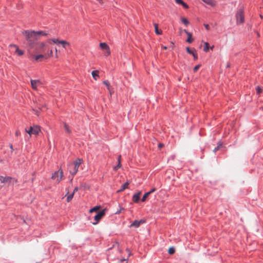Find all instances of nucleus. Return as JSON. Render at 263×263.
Instances as JSON below:
<instances>
[{
    "instance_id": "nucleus-1",
    "label": "nucleus",
    "mask_w": 263,
    "mask_h": 263,
    "mask_svg": "<svg viewBox=\"0 0 263 263\" xmlns=\"http://www.w3.org/2000/svg\"><path fill=\"white\" fill-rule=\"evenodd\" d=\"M27 42L28 48L32 49L35 44V41L39 39L41 35L46 36L47 33L42 31H34L33 30H24L22 32Z\"/></svg>"
},
{
    "instance_id": "nucleus-2",
    "label": "nucleus",
    "mask_w": 263,
    "mask_h": 263,
    "mask_svg": "<svg viewBox=\"0 0 263 263\" xmlns=\"http://www.w3.org/2000/svg\"><path fill=\"white\" fill-rule=\"evenodd\" d=\"M82 163V159H77L74 162L69 163L68 169L69 173L73 176L75 175L78 171L79 167Z\"/></svg>"
},
{
    "instance_id": "nucleus-3",
    "label": "nucleus",
    "mask_w": 263,
    "mask_h": 263,
    "mask_svg": "<svg viewBox=\"0 0 263 263\" xmlns=\"http://www.w3.org/2000/svg\"><path fill=\"white\" fill-rule=\"evenodd\" d=\"M25 130V132L28 134L30 137L32 135H38L41 129L40 126L37 125H33V126H30L29 129L26 128Z\"/></svg>"
},
{
    "instance_id": "nucleus-4",
    "label": "nucleus",
    "mask_w": 263,
    "mask_h": 263,
    "mask_svg": "<svg viewBox=\"0 0 263 263\" xmlns=\"http://www.w3.org/2000/svg\"><path fill=\"white\" fill-rule=\"evenodd\" d=\"M236 23L237 24H242L244 22V14L242 9H239L236 14Z\"/></svg>"
},
{
    "instance_id": "nucleus-5",
    "label": "nucleus",
    "mask_w": 263,
    "mask_h": 263,
    "mask_svg": "<svg viewBox=\"0 0 263 263\" xmlns=\"http://www.w3.org/2000/svg\"><path fill=\"white\" fill-rule=\"evenodd\" d=\"M63 177V171L61 170H59L58 171L54 172V173L52 175V179L56 180L57 183H59Z\"/></svg>"
},
{
    "instance_id": "nucleus-6",
    "label": "nucleus",
    "mask_w": 263,
    "mask_h": 263,
    "mask_svg": "<svg viewBox=\"0 0 263 263\" xmlns=\"http://www.w3.org/2000/svg\"><path fill=\"white\" fill-rule=\"evenodd\" d=\"M105 210L104 209L102 211L98 213L94 217V219L96 221L95 222H93V224H96L100 220V219L105 215Z\"/></svg>"
},
{
    "instance_id": "nucleus-7",
    "label": "nucleus",
    "mask_w": 263,
    "mask_h": 263,
    "mask_svg": "<svg viewBox=\"0 0 263 263\" xmlns=\"http://www.w3.org/2000/svg\"><path fill=\"white\" fill-rule=\"evenodd\" d=\"M100 48L104 50L105 55H109L110 53L109 47L105 43H101L100 44Z\"/></svg>"
},
{
    "instance_id": "nucleus-8",
    "label": "nucleus",
    "mask_w": 263,
    "mask_h": 263,
    "mask_svg": "<svg viewBox=\"0 0 263 263\" xmlns=\"http://www.w3.org/2000/svg\"><path fill=\"white\" fill-rule=\"evenodd\" d=\"M31 87L34 90H37V87L42 85L41 82L39 80H31Z\"/></svg>"
},
{
    "instance_id": "nucleus-9",
    "label": "nucleus",
    "mask_w": 263,
    "mask_h": 263,
    "mask_svg": "<svg viewBox=\"0 0 263 263\" xmlns=\"http://www.w3.org/2000/svg\"><path fill=\"white\" fill-rule=\"evenodd\" d=\"M9 47L10 48H14L15 49V52L19 56L22 55L24 54V51L22 50L19 49L17 46L11 44L10 45Z\"/></svg>"
},
{
    "instance_id": "nucleus-10",
    "label": "nucleus",
    "mask_w": 263,
    "mask_h": 263,
    "mask_svg": "<svg viewBox=\"0 0 263 263\" xmlns=\"http://www.w3.org/2000/svg\"><path fill=\"white\" fill-rule=\"evenodd\" d=\"M145 222L143 220H140L139 221L138 220H135L130 225V227H133L135 228L139 227L140 224L144 223Z\"/></svg>"
},
{
    "instance_id": "nucleus-11",
    "label": "nucleus",
    "mask_w": 263,
    "mask_h": 263,
    "mask_svg": "<svg viewBox=\"0 0 263 263\" xmlns=\"http://www.w3.org/2000/svg\"><path fill=\"white\" fill-rule=\"evenodd\" d=\"M141 194V192H139L138 193L134 194L133 196V201L135 203L138 202Z\"/></svg>"
},
{
    "instance_id": "nucleus-12",
    "label": "nucleus",
    "mask_w": 263,
    "mask_h": 263,
    "mask_svg": "<svg viewBox=\"0 0 263 263\" xmlns=\"http://www.w3.org/2000/svg\"><path fill=\"white\" fill-rule=\"evenodd\" d=\"M184 32H185L187 35V39L186 40V42L187 43H191L193 42V39L192 38V33L189 32L186 30H183Z\"/></svg>"
},
{
    "instance_id": "nucleus-13",
    "label": "nucleus",
    "mask_w": 263,
    "mask_h": 263,
    "mask_svg": "<svg viewBox=\"0 0 263 263\" xmlns=\"http://www.w3.org/2000/svg\"><path fill=\"white\" fill-rule=\"evenodd\" d=\"M11 179V178L8 177H3L0 176V183H5L9 181Z\"/></svg>"
},
{
    "instance_id": "nucleus-14",
    "label": "nucleus",
    "mask_w": 263,
    "mask_h": 263,
    "mask_svg": "<svg viewBox=\"0 0 263 263\" xmlns=\"http://www.w3.org/2000/svg\"><path fill=\"white\" fill-rule=\"evenodd\" d=\"M45 43L44 42H39L37 43V49L40 50L41 51L44 52L45 51L44 47H45Z\"/></svg>"
},
{
    "instance_id": "nucleus-15",
    "label": "nucleus",
    "mask_w": 263,
    "mask_h": 263,
    "mask_svg": "<svg viewBox=\"0 0 263 263\" xmlns=\"http://www.w3.org/2000/svg\"><path fill=\"white\" fill-rule=\"evenodd\" d=\"M129 184V182L128 181H127L126 182H125L124 184H123L122 185V186H121V188L118 190L117 191V192H121L122 191H123L124 190H125L126 189H127L128 187V185Z\"/></svg>"
},
{
    "instance_id": "nucleus-16",
    "label": "nucleus",
    "mask_w": 263,
    "mask_h": 263,
    "mask_svg": "<svg viewBox=\"0 0 263 263\" xmlns=\"http://www.w3.org/2000/svg\"><path fill=\"white\" fill-rule=\"evenodd\" d=\"M154 27H155V33L157 34H161L162 32V30H159L158 29V25L157 24H156L155 23L154 24Z\"/></svg>"
},
{
    "instance_id": "nucleus-17",
    "label": "nucleus",
    "mask_w": 263,
    "mask_h": 263,
    "mask_svg": "<svg viewBox=\"0 0 263 263\" xmlns=\"http://www.w3.org/2000/svg\"><path fill=\"white\" fill-rule=\"evenodd\" d=\"M176 3L178 4H181L183 6V7L185 8H188L189 6L188 5L184 3L182 0H175Z\"/></svg>"
},
{
    "instance_id": "nucleus-18",
    "label": "nucleus",
    "mask_w": 263,
    "mask_h": 263,
    "mask_svg": "<svg viewBox=\"0 0 263 263\" xmlns=\"http://www.w3.org/2000/svg\"><path fill=\"white\" fill-rule=\"evenodd\" d=\"M45 58V54H38L34 56V61H37L40 59Z\"/></svg>"
},
{
    "instance_id": "nucleus-19",
    "label": "nucleus",
    "mask_w": 263,
    "mask_h": 263,
    "mask_svg": "<svg viewBox=\"0 0 263 263\" xmlns=\"http://www.w3.org/2000/svg\"><path fill=\"white\" fill-rule=\"evenodd\" d=\"M53 52L52 50H49L47 53H45V58L47 59L49 57H52Z\"/></svg>"
},
{
    "instance_id": "nucleus-20",
    "label": "nucleus",
    "mask_w": 263,
    "mask_h": 263,
    "mask_svg": "<svg viewBox=\"0 0 263 263\" xmlns=\"http://www.w3.org/2000/svg\"><path fill=\"white\" fill-rule=\"evenodd\" d=\"M99 71L98 70L92 71L91 72V74L94 78V79L97 80V77H99V76L98 74Z\"/></svg>"
},
{
    "instance_id": "nucleus-21",
    "label": "nucleus",
    "mask_w": 263,
    "mask_h": 263,
    "mask_svg": "<svg viewBox=\"0 0 263 263\" xmlns=\"http://www.w3.org/2000/svg\"><path fill=\"white\" fill-rule=\"evenodd\" d=\"M181 22H182V23L183 24H184V25L185 26H187L189 25V22L188 21V20H187V18H185V17H182L181 18Z\"/></svg>"
},
{
    "instance_id": "nucleus-22",
    "label": "nucleus",
    "mask_w": 263,
    "mask_h": 263,
    "mask_svg": "<svg viewBox=\"0 0 263 263\" xmlns=\"http://www.w3.org/2000/svg\"><path fill=\"white\" fill-rule=\"evenodd\" d=\"M60 44H62L64 48H65L66 46H67V45H68V46L69 45V43L68 42H67V41H64V40L60 41Z\"/></svg>"
},
{
    "instance_id": "nucleus-23",
    "label": "nucleus",
    "mask_w": 263,
    "mask_h": 263,
    "mask_svg": "<svg viewBox=\"0 0 263 263\" xmlns=\"http://www.w3.org/2000/svg\"><path fill=\"white\" fill-rule=\"evenodd\" d=\"M74 195V193H71V194L69 195L67 197L66 201L67 202H70L71 199L73 198Z\"/></svg>"
},
{
    "instance_id": "nucleus-24",
    "label": "nucleus",
    "mask_w": 263,
    "mask_h": 263,
    "mask_svg": "<svg viewBox=\"0 0 263 263\" xmlns=\"http://www.w3.org/2000/svg\"><path fill=\"white\" fill-rule=\"evenodd\" d=\"M100 206H96L93 207V208L90 209L89 212L90 213H92L93 212H97V211H98V210L99 209H100Z\"/></svg>"
},
{
    "instance_id": "nucleus-25",
    "label": "nucleus",
    "mask_w": 263,
    "mask_h": 263,
    "mask_svg": "<svg viewBox=\"0 0 263 263\" xmlns=\"http://www.w3.org/2000/svg\"><path fill=\"white\" fill-rule=\"evenodd\" d=\"M149 195H150V193H148V192L144 194V195L143 196L141 201L142 202H144Z\"/></svg>"
},
{
    "instance_id": "nucleus-26",
    "label": "nucleus",
    "mask_w": 263,
    "mask_h": 263,
    "mask_svg": "<svg viewBox=\"0 0 263 263\" xmlns=\"http://www.w3.org/2000/svg\"><path fill=\"white\" fill-rule=\"evenodd\" d=\"M64 129L66 131V132H67L68 133L70 134L71 133V131L68 126V125L64 123Z\"/></svg>"
},
{
    "instance_id": "nucleus-27",
    "label": "nucleus",
    "mask_w": 263,
    "mask_h": 263,
    "mask_svg": "<svg viewBox=\"0 0 263 263\" xmlns=\"http://www.w3.org/2000/svg\"><path fill=\"white\" fill-rule=\"evenodd\" d=\"M204 51L205 52H208L209 49V44L207 42H205L204 43Z\"/></svg>"
},
{
    "instance_id": "nucleus-28",
    "label": "nucleus",
    "mask_w": 263,
    "mask_h": 263,
    "mask_svg": "<svg viewBox=\"0 0 263 263\" xmlns=\"http://www.w3.org/2000/svg\"><path fill=\"white\" fill-rule=\"evenodd\" d=\"M103 83L104 85H105L107 86V89L108 90V91H110V84H109V82L108 81H104L103 82Z\"/></svg>"
},
{
    "instance_id": "nucleus-29",
    "label": "nucleus",
    "mask_w": 263,
    "mask_h": 263,
    "mask_svg": "<svg viewBox=\"0 0 263 263\" xmlns=\"http://www.w3.org/2000/svg\"><path fill=\"white\" fill-rule=\"evenodd\" d=\"M256 92L258 95H259L262 91V89L260 86H257L256 88Z\"/></svg>"
},
{
    "instance_id": "nucleus-30",
    "label": "nucleus",
    "mask_w": 263,
    "mask_h": 263,
    "mask_svg": "<svg viewBox=\"0 0 263 263\" xmlns=\"http://www.w3.org/2000/svg\"><path fill=\"white\" fill-rule=\"evenodd\" d=\"M168 252L170 254H173L175 253V249L173 248H171L168 249Z\"/></svg>"
},
{
    "instance_id": "nucleus-31",
    "label": "nucleus",
    "mask_w": 263,
    "mask_h": 263,
    "mask_svg": "<svg viewBox=\"0 0 263 263\" xmlns=\"http://www.w3.org/2000/svg\"><path fill=\"white\" fill-rule=\"evenodd\" d=\"M54 44H60V41L57 39H52L51 40Z\"/></svg>"
},
{
    "instance_id": "nucleus-32",
    "label": "nucleus",
    "mask_w": 263,
    "mask_h": 263,
    "mask_svg": "<svg viewBox=\"0 0 263 263\" xmlns=\"http://www.w3.org/2000/svg\"><path fill=\"white\" fill-rule=\"evenodd\" d=\"M186 52L189 54H192L194 53V51L191 50V49H190V48L189 47L186 48Z\"/></svg>"
},
{
    "instance_id": "nucleus-33",
    "label": "nucleus",
    "mask_w": 263,
    "mask_h": 263,
    "mask_svg": "<svg viewBox=\"0 0 263 263\" xmlns=\"http://www.w3.org/2000/svg\"><path fill=\"white\" fill-rule=\"evenodd\" d=\"M121 167V163H119L118 162V164L117 166H115L114 169V170L115 171H117L118 168H120Z\"/></svg>"
},
{
    "instance_id": "nucleus-34",
    "label": "nucleus",
    "mask_w": 263,
    "mask_h": 263,
    "mask_svg": "<svg viewBox=\"0 0 263 263\" xmlns=\"http://www.w3.org/2000/svg\"><path fill=\"white\" fill-rule=\"evenodd\" d=\"M200 66H201L200 65H196V66L194 68V69H193V71H194V72H196V71L198 70V69L199 68V67H200Z\"/></svg>"
},
{
    "instance_id": "nucleus-35",
    "label": "nucleus",
    "mask_w": 263,
    "mask_h": 263,
    "mask_svg": "<svg viewBox=\"0 0 263 263\" xmlns=\"http://www.w3.org/2000/svg\"><path fill=\"white\" fill-rule=\"evenodd\" d=\"M192 55L194 57V59L195 60H197L198 55H197V53L194 52V53L192 54Z\"/></svg>"
},
{
    "instance_id": "nucleus-36",
    "label": "nucleus",
    "mask_w": 263,
    "mask_h": 263,
    "mask_svg": "<svg viewBox=\"0 0 263 263\" xmlns=\"http://www.w3.org/2000/svg\"><path fill=\"white\" fill-rule=\"evenodd\" d=\"M124 210V208H121L120 210H119V211H118L117 212H116V214H119L121 212V211Z\"/></svg>"
},
{
    "instance_id": "nucleus-37",
    "label": "nucleus",
    "mask_w": 263,
    "mask_h": 263,
    "mask_svg": "<svg viewBox=\"0 0 263 263\" xmlns=\"http://www.w3.org/2000/svg\"><path fill=\"white\" fill-rule=\"evenodd\" d=\"M126 251L128 252V256H129L132 255V253H131L130 251L129 250V249L127 248V249H126Z\"/></svg>"
},
{
    "instance_id": "nucleus-38",
    "label": "nucleus",
    "mask_w": 263,
    "mask_h": 263,
    "mask_svg": "<svg viewBox=\"0 0 263 263\" xmlns=\"http://www.w3.org/2000/svg\"><path fill=\"white\" fill-rule=\"evenodd\" d=\"M156 188L154 187L152 190H151L149 192H148V193H150V194H152V193L154 192L155 191H156Z\"/></svg>"
},
{
    "instance_id": "nucleus-39",
    "label": "nucleus",
    "mask_w": 263,
    "mask_h": 263,
    "mask_svg": "<svg viewBox=\"0 0 263 263\" xmlns=\"http://www.w3.org/2000/svg\"><path fill=\"white\" fill-rule=\"evenodd\" d=\"M164 146V144H162V143H159V145H158V147L160 149L162 147H163Z\"/></svg>"
},
{
    "instance_id": "nucleus-40",
    "label": "nucleus",
    "mask_w": 263,
    "mask_h": 263,
    "mask_svg": "<svg viewBox=\"0 0 263 263\" xmlns=\"http://www.w3.org/2000/svg\"><path fill=\"white\" fill-rule=\"evenodd\" d=\"M20 134H21V133H20V131H18V130H16V132H15V135H16V136H20Z\"/></svg>"
},
{
    "instance_id": "nucleus-41",
    "label": "nucleus",
    "mask_w": 263,
    "mask_h": 263,
    "mask_svg": "<svg viewBox=\"0 0 263 263\" xmlns=\"http://www.w3.org/2000/svg\"><path fill=\"white\" fill-rule=\"evenodd\" d=\"M219 145H218L216 147H215L214 148V149L213 150V152L214 153H215L217 151H218V149H219Z\"/></svg>"
},
{
    "instance_id": "nucleus-42",
    "label": "nucleus",
    "mask_w": 263,
    "mask_h": 263,
    "mask_svg": "<svg viewBox=\"0 0 263 263\" xmlns=\"http://www.w3.org/2000/svg\"><path fill=\"white\" fill-rule=\"evenodd\" d=\"M9 146H10V148H11V152L12 153V152H13V145H12V144H10V145H9Z\"/></svg>"
},
{
    "instance_id": "nucleus-43",
    "label": "nucleus",
    "mask_w": 263,
    "mask_h": 263,
    "mask_svg": "<svg viewBox=\"0 0 263 263\" xmlns=\"http://www.w3.org/2000/svg\"><path fill=\"white\" fill-rule=\"evenodd\" d=\"M204 26L207 30L209 29V26L208 24H204Z\"/></svg>"
},
{
    "instance_id": "nucleus-44",
    "label": "nucleus",
    "mask_w": 263,
    "mask_h": 263,
    "mask_svg": "<svg viewBox=\"0 0 263 263\" xmlns=\"http://www.w3.org/2000/svg\"><path fill=\"white\" fill-rule=\"evenodd\" d=\"M183 30H184V29H181V28H180V29H179V33H180V34H181L183 32H184Z\"/></svg>"
},
{
    "instance_id": "nucleus-45",
    "label": "nucleus",
    "mask_w": 263,
    "mask_h": 263,
    "mask_svg": "<svg viewBox=\"0 0 263 263\" xmlns=\"http://www.w3.org/2000/svg\"><path fill=\"white\" fill-rule=\"evenodd\" d=\"M118 161L120 163H121V156H119L118 159Z\"/></svg>"
},
{
    "instance_id": "nucleus-46",
    "label": "nucleus",
    "mask_w": 263,
    "mask_h": 263,
    "mask_svg": "<svg viewBox=\"0 0 263 263\" xmlns=\"http://www.w3.org/2000/svg\"><path fill=\"white\" fill-rule=\"evenodd\" d=\"M78 187H75V188H74V190H73V193H74L78 191Z\"/></svg>"
},
{
    "instance_id": "nucleus-47",
    "label": "nucleus",
    "mask_w": 263,
    "mask_h": 263,
    "mask_svg": "<svg viewBox=\"0 0 263 263\" xmlns=\"http://www.w3.org/2000/svg\"><path fill=\"white\" fill-rule=\"evenodd\" d=\"M127 259H128V258H126V259L123 258V259H121L120 260V261H121V262H122V261H123L127 260Z\"/></svg>"
},
{
    "instance_id": "nucleus-48",
    "label": "nucleus",
    "mask_w": 263,
    "mask_h": 263,
    "mask_svg": "<svg viewBox=\"0 0 263 263\" xmlns=\"http://www.w3.org/2000/svg\"><path fill=\"white\" fill-rule=\"evenodd\" d=\"M110 93V95H111L112 93L114 92V91L110 88V91H109Z\"/></svg>"
},
{
    "instance_id": "nucleus-49",
    "label": "nucleus",
    "mask_w": 263,
    "mask_h": 263,
    "mask_svg": "<svg viewBox=\"0 0 263 263\" xmlns=\"http://www.w3.org/2000/svg\"><path fill=\"white\" fill-rule=\"evenodd\" d=\"M97 1L99 2V3L100 4H102L103 3V2H102V0H97Z\"/></svg>"
},
{
    "instance_id": "nucleus-50",
    "label": "nucleus",
    "mask_w": 263,
    "mask_h": 263,
    "mask_svg": "<svg viewBox=\"0 0 263 263\" xmlns=\"http://www.w3.org/2000/svg\"><path fill=\"white\" fill-rule=\"evenodd\" d=\"M164 49H166L167 47L166 46H163L162 47Z\"/></svg>"
},
{
    "instance_id": "nucleus-51",
    "label": "nucleus",
    "mask_w": 263,
    "mask_h": 263,
    "mask_svg": "<svg viewBox=\"0 0 263 263\" xmlns=\"http://www.w3.org/2000/svg\"><path fill=\"white\" fill-rule=\"evenodd\" d=\"M229 67V64L228 63L227 65V67Z\"/></svg>"
},
{
    "instance_id": "nucleus-52",
    "label": "nucleus",
    "mask_w": 263,
    "mask_h": 263,
    "mask_svg": "<svg viewBox=\"0 0 263 263\" xmlns=\"http://www.w3.org/2000/svg\"><path fill=\"white\" fill-rule=\"evenodd\" d=\"M35 114H36V115L39 116V114H38L37 111H36V112H35Z\"/></svg>"
},
{
    "instance_id": "nucleus-53",
    "label": "nucleus",
    "mask_w": 263,
    "mask_h": 263,
    "mask_svg": "<svg viewBox=\"0 0 263 263\" xmlns=\"http://www.w3.org/2000/svg\"><path fill=\"white\" fill-rule=\"evenodd\" d=\"M55 51L56 52H57L58 50H57V49H55Z\"/></svg>"
},
{
    "instance_id": "nucleus-54",
    "label": "nucleus",
    "mask_w": 263,
    "mask_h": 263,
    "mask_svg": "<svg viewBox=\"0 0 263 263\" xmlns=\"http://www.w3.org/2000/svg\"><path fill=\"white\" fill-rule=\"evenodd\" d=\"M67 194H68V192L67 193V194L65 195V196H67Z\"/></svg>"
},
{
    "instance_id": "nucleus-55",
    "label": "nucleus",
    "mask_w": 263,
    "mask_h": 263,
    "mask_svg": "<svg viewBox=\"0 0 263 263\" xmlns=\"http://www.w3.org/2000/svg\"><path fill=\"white\" fill-rule=\"evenodd\" d=\"M67 194H68V192L67 193V194L65 195V196H67Z\"/></svg>"
},
{
    "instance_id": "nucleus-56",
    "label": "nucleus",
    "mask_w": 263,
    "mask_h": 263,
    "mask_svg": "<svg viewBox=\"0 0 263 263\" xmlns=\"http://www.w3.org/2000/svg\"><path fill=\"white\" fill-rule=\"evenodd\" d=\"M67 194H68V192L67 193V194L65 195V196H67Z\"/></svg>"
},
{
    "instance_id": "nucleus-57",
    "label": "nucleus",
    "mask_w": 263,
    "mask_h": 263,
    "mask_svg": "<svg viewBox=\"0 0 263 263\" xmlns=\"http://www.w3.org/2000/svg\"><path fill=\"white\" fill-rule=\"evenodd\" d=\"M213 46L211 47V49H213Z\"/></svg>"
}]
</instances>
